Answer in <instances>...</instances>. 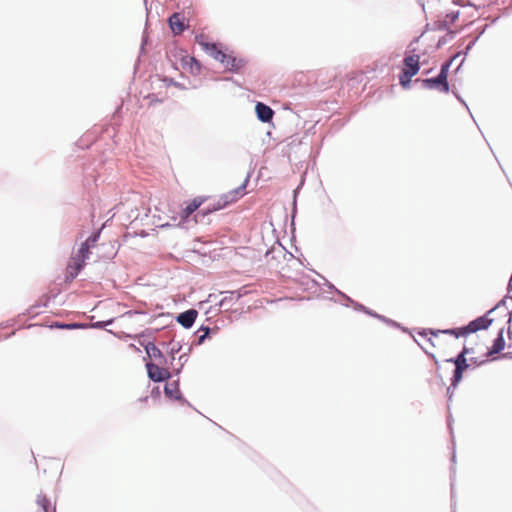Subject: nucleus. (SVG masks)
I'll list each match as a JSON object with an SVG mask.
<instances>
[{"instance_id":"f257e3e1","label":"nucleus","mask_w":512,"mask_h":512,"mask_svg":"<svg viewBox=\"0 0 512 512\" xmlns=\"http://www.w3.org/2000/svg\"><path fill=\"white\" fill-rule=\"evenodd\" d=\"M249 181V177H247L244 181V183L237 187L236 189L231 190L230 192L223 194L218 201L213 204L211 207H207L206 209L202 210L203 215L207 213H211L213 211L221 210L225 208L230 203L235 202L241 195H243V191L246 187L247 182Z\"/></svg>"},{"instance_id":"f03ea898","label":"nucleus","mask_w":512,"mask_h":512,"mask_svg":"<svg viewBox=\"0 0 512 512\" xmlns=\"http://www.w3.org/2000/svg\"><path fill=\"white\" fill-rule=\"evenodd\" d=\"M493 322V319L488 318L487 315L480 316L468 323V325L461 327V334L467 336L468 334L475 333L482 329H487Z\"/></svg>"},{"instance_id":"7ed1b4c3","label":"nucleus","mask_w":512,"mask_h":512,"mask_svg":"<svg viewBox=\"0 0 512 512\" xmlns=\"http://www.w3.org/2000/svg\"><path fill=\"white\" fill-rule=\"evenodd\" d=\"M419 55L413 54L410 56H406L404 58V70L403 73H405V77L407 78V83L411 82V78L415 76L419 69Z\"/></svg>"},{"instance_id":"20e7f679","label":"nucleus","mask_w":512,"mask_h":512,"mask_svg":"<svg viewBox=\"0 0 512 512\" xmlns=\"http://www.w3.org/2000/svg\"><path fill=\"white\" fill-rule=\"evenodd\" d=\"M146 369L148 372V377L154 382H163L170 378V373L168 370L160 368L158 365L152 362L146 363Z\"/></svg>"},{"instance_id":"39448f33","label":"nucleus","mask_w":512,"mask_h":512,"mask_svg":"<svg viewBox=\"0 0 512 512\" xmlns=\"http://www.w3.org/2000/svg\"><path fill=\"white\" fill-rule=\"evenodd\" d=\"M169 28L175 36L181 35L187 28L185 18L180 13L175 12L168 18Z\"/></svg>"},{"instance_id":"423d86ee","label":"nucleus","mask_w":512,"mask_h":512,"mask_svg":"<svg viewBox=\"0 0 512 512\" xmlns=\"http://www.w3.org/2000/svg\"><path fill=\"white\" fill-rule=\"evenodd\" d=\"M424 88L427 89H437L439 91L448 93L449 92V83L448 80L441 78L439 75L433 78H425L421 80Z\"/></svg>"},{"instance_id":"0eeeda50","label":"nucleus","mask_w":512,"mask_h":512,"mask_svg":"<svg viewBox=\"0 0 512 512\" xmlns=\"http://www.w3.org/2000/svg\"><path fill=\"white\" fill-rule=\"evenodd\" d=\"M197 316V310L189 309L182 313H179L176 317V321L185 329H189L193 326Z\"/></svg>"},{"instance_id":"6e6552de","label":"nucleus","mask_w":512,"mask_h":512,"mask_svg":"<svg viewBox=\"0 0 512 512\" xmlns=\"http://www.w3.org/2000/svg\"><path fill=\"white\" fill-rule=\"evenodd\" d=\"M198 43L202 47V49L212 58L219 62L223 60L225 52H223L216 43H208L202 40H198Z\"/></svg>"},{"instance_id":"1a4fd4ad","label":"nucleus","mask_w":512,"mask_h":512,"mask_svg":"<svg viewBox=\"0 0 512 512\" xmlns=\"http://www.w3.org/2000/svg\"><path fill=\"white\" fill-rule=\"evenodd\" d=\"M255 112L257 118L263 123L271 122L274 115V111L272 110V108L262 102H258L255 105Z\"/></svg>"},{"instance_id":"9d476101","label":"nucleus","mask_w":512,"mask_h":512,"mask_svg":"<svg viewBox=\"0 0 512 512\" xmlns=\"http://www.w3.org/2000/svg\"><path fill=\"white\" fill-rule=\"evenodd\" d=\"M164 393L167 397L176 399L182 403H188L182 396L179 390V381H172L167 383L164 387Z\"/></svg>"},{"instance_id":"9b49d317","label":"nucleus","mask_w":512,"mask_h":512,"mask_svg":"<svg viewBox=\"0 0 512 512\" xmlns=\"http://www.w3.org/2000/svg\"><path fill=\"white\" fill-rule=\"evenodd\" d=\"M223 66L232 72H237L242 67V60H238L231 54L224 53L223 60H221Z\"/></svg>"},{"instance_id":"f8f14e48","label":"nucleus","mask_w":512,"mask_h":512,"mask_svg":"<svg viewBox=\"0 0 512 512\" xmlns=\"http://www.w3.org/2000/svg\"><path fill=\"white\" fill-rule=\"evenodd\" d=\"M428 333L433 336H438L439 334H448V335H453L456 338L463 336L461 334V328H450V329H444V330L428 329V330H423V332H420L419 334L422 336H426Z\"/></svg>"},{"instance_id":"ddd939ff","label":"nucleus","mask_w":512,"mask_h":512,"mask_svg":"<svg viewBox=\"0 0 512 512\" xmlns=\"http://www.w3.org/2000/svg\"><path fill=\"white\" fill-rule=\"evenodd\" d=\"M504 329H500L498 332L497 337L493 341V345L488 352L489 355L500 353L504 347H505V341H504Z\"/></svg>"},{"instance_id":"4468645a","label":"nucleus","mask_w":512,"mask_h":512,"mask_svg":"<svg viewBox=\"0 0 512 512\" xmlns=\"http://www.w3.org/2000/svg\"><path fill=\"white\" fill-rule=\"evenodd\" d=\"M466 367L455 366L453 376L451 378V387L456 388L458 384L461 382L463 378V372L466 370Z\"/></svg>"},{"instance_id":"2eb2a0df","label":"nucleus","mask_w":512,"mask_h":512,"mask_svg":"<svg viewBox=\"0 0 512 512\" xmlns=\"http://www.w3.org/2000/svg\"><path fill=\"white\" fill-rule=\"evenodd\" d=\"M145 350L149 358H163L161 350L152 342L145 346Z\"/></svg>"},{"instance_id":"dca6fc26","label":"nucleus","mask_w":512,"mask_h":512,"mask_svg":"<svg viewBox=\"0 0 512 512\" xmlns=\"http://www.w3.org/2000/svg\"><path fill=\"white\" fill-rule=\"evenodd\" d=\"M52 327H55V328H58V329L73 330V329H85V328H88V324L56 322Z\"/></svg>"},{"instance_id":"f3484780","label":"nucleus","mask_w":512,"mask_h":512,"mask_svg":"<svg viewBox=\"0 0 512 512\" xmlns=\"http://www.w3.org/2000/svg\"><path fill=\"white\" fill-rule=\"evenodd\" d=\"M446 362L453 363L455 366H462L469 368V364L467 362V358L464 353L460 352L456 357L449 358Z\"/></svg>"},{"instance_id":"a211bd4d","label":"nucleus","mask_w":512,"mask_h":512,"mask_svg":"<svg viewBox=\"0 0 512 512\" xmlns=\"http://www.w3.org/2000/svg\"><path fill=\"white\" fill-rule=\"evenodd\" d=\"M201 205V202L197 199L191 201L183 210V217L188 218L192 213H194Z\"/></svg>"},{"instance_id":"6ab92c4d","label":"nucleus","mask_w":512,"mask_h":512,"mask_svg":"<svg viewBox=\"0 0 512 512\" xmlns=\"http://www.w3.org/2000/svg\"><path fill=\"white\" fill-rule=\"evenodd\" d=\"M324 281H325V283H326V285L328 286L329 289L335 290L338 294L342 295L347 301L355 304V309L361 310V311H365V309H366L365 306H363L362 304H359V303H355L351 298H349L348 296H346L345 294H343L342 292L337 290L335 288V286L332 283L328 282L325 278H324Z\"/></svg>"},{"instance_id":"aec40b11","label":"nucleus","mask_w":512,"mask_h":512,"mask_svg":"<svg viewBox=\"0 0 512 512\" xmlns=\"http://www.w3.org/2000/svg\"><path fill=\"white\" fill-rule=\"evenodd\" d=\"M37 504L42 508L43 512H49L50 500L45 495H38Z\"/></svg>"},{"instance_id":"412c9836","label":"nucleus","mask_w":512,"mask_h":512,"mask_svg":"<svg viewBox=\"0 0 512 512\" xmlns=\"http://www.w3.org/2000/svg\"><path fill=\"white\" fill-rule=\"evenodd\" d=\"M84 262L83 259H80V260H77L76 263H75V269H74V272H71L69 274V276H67V280H73L77 275L78 273L82 270V268L84 267Z\"/></svg>"},{"instance_id":"4be33fe9","label":"nucleus","mask_w":512,"mask_h":512,"mask_svg":"<svg viewBox=\"0 0 512 512\" xmlns=\"http://www.w3.org/2000/svg\"><path fill=\"white\" fill-rule=\"evenodd\" d=\"M89 249H90V246L88 245V243H85L83 242L79 248V257L81 259H83V261H85L88 257H89Z\"/></svg>"},{"instance_id":"5701e85b","label":"nucleus","mask_w":512,"mask_h":512,"mask_svg":"<svg viewBox=\"0 0 512 512\" xmlns=\"http://www.w3.org/2000/svg\"><path fill=\"white\" fill-rule=\"evenodd\" d=\"M459 11H452L446 14L445 16V23H454L459 18Z\"/></svg>"},{"instance_id":"b1692460","label":"nucleus","mask_w":512,"mask_h":512,"mask_svg":"<svg viewBox=\"0 0 512 512\" xmlns=\"http://www.w3.org/2000/svg\"><path fill=\"white\" fill-rule=\"evenodd\" d=\"M112 322H113V319H109L107 321H98V322L91 323L90 325H88V327L95 328V329H103L107 325L112 324Z\"/></svg>"},{"instance_id":"393cba45","label":"nucleus","mask_w":512,"mask_h":512,"mask_svg":"<svg viewBox=\"0 0 512 512\" xmlns=\"http://www.w3.org/2000/svg\"><path fill=\"white\" fill-rule=\"evenodd\" d=\"M451 63H452V61H449V62L444 63L441 66L440 72L438 74L441 78H444L445 80H447V78H448V71H449Z\"/></svg>"},{"instance_id":"a878e982","label":"nucleus","mask_w":512,"mask_h":512,"mask_svg":"<svg viewBox=\"0 0 512 512\" xmlns=\"http://www.w3.org/2000/svg\"><path fill=\"white\" fill-rule=\"evenodd\" d=\"M164 82L169 86H174L179 89H185V87L181 83L175 81L173 78H165Z\"/></svg>"},{"instance_id":"bb28decb","label":"nucleus","mask_w":512,"mask_h":512,"mask_svg":"<svg viewBox=\"0 0 512 512\" xmlns=\"http://www.w3.org/2000/svg\"><path fill=\"white\" fill-rule=\"evenodd\" d=\"M99 236H100V232L93 233L91 236H89L87 238L85 243H88V245L91 247L97 242V240L99 239Z\"/></svg>"},{"instance_id":"cd10ccee","label":"nucleus","mask_w":512,"mask_h":512,"mask_svg":"<svg viewBox=\"0 0 512 512\" xmlns=\"http://www.w3.org/2000/svg\"><path fill=\"white\" fill-rule=\"evenodd\" d=\"M376 318H378L379 320H381V321H383V322L387 323L388 325L395 326V327H399V324H398L397 322H395V321H393V320H391V319H388V318H386V317H385V316H383V315H379V314H378Z\"/></svg>"},{"instance_id":"c85d7f7f","label":"nucleus","mask_w":512,"mask_h":512,"mask_svg":"<svg viewBox=\"0 0 512 512\" xmlns=\"http://www.w3.org/2000/svg\"><path fill=\"white\" fill-rule=\"evenodd\" d=\"M210 331H211V329H206V333H203V334L198 336V339H197V344L198 345H201L202 343H204V341L208 337Z\"/></svg>"},{"instance_id":"c756f323","label":"nucleus","mask_w":512,"mask_h":512,"mask_svg":"<svg viewBox=\"0 0 512 512\" xmlns=\"http://www.w3.org/2000/svg\"><path fill=\"white\" fill-rule=\"evenodd\" d=\"M181 350V345L179 343L177 344H174L172 347H171V355H172V359L175 358V354L179 353V351Z\"/></svg>"},{"instance_id":"7c9ffc66","label":"nucleus","mask_w":512,"mask_h":512,"mask_svg":"<svg viewBox=\"0 0 512 512\" xmlns=\"http://www.w3.org/2000/svg\"><path fill=\"white\" fill-rule=\"evenodd\" d=\"M399 80H400V84L402 85V87H404V88L409 87L410 83H407V78L405 77V73L402 72V74L400 75Z\"/></svg>"},{"instance_id":"2f4dec72","label":"nucleus","mask_w":512,"mask_h":512,"mask_svg":"<svg viewBox=\"0 0 512 512\" xmlns=\"http://www.w3.org/2000/svg\"><path fill=\"white\" fill-rule=\"evenodd\" d=\"M505 304H506L505 299H502L501 301H499V302L497 303V305H496L495 307H493L491 310H489V311H488V314H489V313H492V312H493L494 310H496V309H500L502 306L504 307V306H505Z\"/></svg>"},{"instance_id":"473e14b6","label":"nucleus","mask_w":512,"mask_h":512,"mask_svg":"<svg viewBox=\"0 0 512 512\" xmlns=\"http://www.w3.org/2000/svg\"><path fill=\"white\" fill-rule=\"evenodd\" d=\"M476 41H477V38H476V39H474L472 42H470V43L468 44V46L466 47V50H465V52H464V54H465V55H466V54L468 53V51L473 47V45L475 44V42H476Z\"/></svg>"},{"instance_id":"72a5a7b5","label":"nucleus","mask_w":512,"mask_h":512,"mask_svg":"<svg viewBox=\"0 0 512 512\" xmlns=\"http://www.w3.org/2000/svg\"><path fill=\"white\" fill-rule=\"evenodd\" d=\"M364 312H365V313H367V314H368V315H370V316L375 317V318H376V317H377V315H378L376 312H373V311L369 310L368 308H366Z\"/></svg>"},{"instance_id":"f704fd0d","label":"nucleus","mask_w":512,"mask_h":512,"mask_svg":"<svg viewBox=\"0 0 512 512\" xmlns=\"http://www.w3.org/2000/svg\"><path fill=\"white\" fill-rule=\"evenodd\" d=\"M454 389H455V388L451 387V385H450V386L448 387V389H447V394H448V398H449V400H450V399H451V397H452V394H453V390H454Z\"/></svg>"},{"instance_id":"c9c22d12","label":"nucleus","mask_w":512,"mask_h":512,"mask_svg":"<svg viewBox=\"0 0 512 512\" xmlns=\"http://www.w3.org/2000/svg\"><path fill=\"white\" fill-rule=\"evenodd\" d=\"M461 352L464 353V355L466 356L467 354H470L472 352V349L463 347Z\"/></svg>"},{"instance_id":"e433bc0d","label":"nucleus","mask_w":512,"mask_h":512,"mask_svg":"<svg viewBox=\"0 0 512 512\" xmlns=\"http://www.w3.org/2000/svg\"><path fill=\"white\" fill-rule=\"evenodd\" d=\"M227 302H229V299H228L227 297L223 298V299L220 301V306H225Z\"/></svg>"},{"instance_id":"4c0bfd02","label":"nucleus","mask_w":512,"mask_h":512,"mask_svg":"<svg viewBox=\"0 0 512 512\" xmlns=\"http://www.w3.org/2000/svg\"><path fill=\"white\" fill-rule=\"evenodd\" d=\"M453 93L455 94L456 98H457L461 103H463L465 106H467V105H466V103L464 102V100H463V99H462V98H461V97H460L456 92H454V91H453Z\"/></svg>"},{"instance_id":"58836bf2","label":"nucleus","mask_w":512,"mask_h":512,"mask_svg":"<svg viewBox=\"0 0 512 512\" xmlns=\"http://www.w3.org/2000/svg\"><path fill=\"white\" fill-rule=\"evenodd\" d=\"M206 329H210V327H208V326H203V325H202V326L199 328L198 332L203 331V333H206Z\"/></svg>"},{"instance_id":"ea45409f","label":"nucleus","mask_w":512,"mask_h":512,"mask_svg":"<svg viewBox=\"0 0 512 512\" xmlns=\"http://www.w3.org/2000/svg\"><path fill=\"white\" fill-rule=\"evenodd\" d=\"M191 61L197 66V68L200 67V64L195 60V58H191Z\"/></svg>"},{"instance_id":"a19ab883","label":"nucleus","mask_w":512,"mask_h":512,"mask_svg":"<svg viewBox=\"0 0 512 512\" xmlns=\"http://www.w3.org/2000/svg\"><path fill=\"white\" fill-rule=\"evenodd\" d=\"M185 357H186V355H185V354H184V355H181V356L179 357V360L187 361V358H185Z\"/></svg>"},{"instance_id":"79ce46f5","label":"nucleus","mask_w":512,"mask_h":512,"mask_svg":"<svg viewBox=\"0 0 512 512\" xmlns=\"http://www.w3.org/2000/svg\"><path fill=\"white\" fill-rule=\"evenodd\" d=\"M185 357H186V355H185V354H184V355H181V356L179 357V360L187 361V358H185Z\"/></svg>"},{"instance_id":"37998d69","label":"nucleus","mask_w":512,"mask_h":512,"mask_svg":"<svg viewBox=\"0 0 512 512\" xmlns=\"http://www.w3.org/2000/svg\"><path fill=\"white\" fill-rule=\"evenodd\" d=\"M432 357H433V359H434V361H435V364L438 366V364H439V363H438V360L435 358V356H434V355H432Z\"/></svg>"},{"instance_id":"c03bdc74","label":"nucleus","mask_w":512,"mask_h":512,"mask_svg":"<svg viewBox=\"0 0 512 512\" xmlns=\"http://www.w3.org/2000/svg\"><path fill=\"white\" fill-rule=\"evenodd\" d=\"M470 360H471V362H473V363H477L476 359H474V358H471Z\"/></svg>"},{"instance_id":"a18cd8bd","label":"nucleus","mask_w":512,"mask_h":512,"mask_svg":"<svg viewBox=\"0 0 512 512\" xmlns=\"http://www.w3.org/2000/svg\"><path fill=\"white\" fill-rule=\"evenodd\" d=\"M455 457H456L455 454H453V456H452V461L453 462L455 461Z\"/></svg>"},{"instance_id":"49530a36","label":"nucleus","mask_w":512,"mask_h":512,"mask_svg":"<svg viewBox=\"0 0 512 512\" xmlns=\"http://www.w3.org/2000/svg\"><path fill=\"white\" fill-rule=\"evenodd\" d=\"M443 43V40H440L438 43V46H440Z\"/></svg>"},{"instance_id":"de8ad7c7","label":"nucleus","mask_w":512,"mask_h":512,"mask_svg":"<svg viewBox=\"0 0 512 512\" xmlns=\"http://www.w3.org/2000/svg\"><path fill=\"white\" fill-rule=\"evenodd\" d=\"M457 56H458V55H454V57H452V60H451V61L455 60V58H457Z\"/></svg>"},{"instance_id":"09e8293b","label":"nucleus","mask_w":512,"mask_h":512,"mask_svg":"<svg viewBox=\"0 0 512 512\" xmlns=\"http://www.w3.org/2000/svg\"><path fill=\"white\" fill-rule=\"evenodd\" d=\"M457 56H458V55H454V57H452V60H451V61L455 60V58H457Z\"/></svg>"},{"instance_id":"8fccbe9b","label":"nucleus","mask_w":512,"mask_h":512,"mask_svg":"<svg viewBox=\"0 0 512 512\" xmlns=\"http://www.w3.org/2000/svg\"><path fill=\"white\" fill-rule=\"evenodd\" d=\"M453 509H455V508L453 507ZM452 512H455V510H453Z\"/></svg>"},{"instance_id":"3c124183","label":"nucleus","mask_w":512,"mask_h":512,"mask_svg":"<svg viewBox=\"0 0 512 512\" xmlns=\"http://www.w3.org/2000/svg\"><path fill=\"white\" fill-rule=\"evenodd\" d=\"M53 512H55V509H53Z\"/></svg>"}]
</instances>
